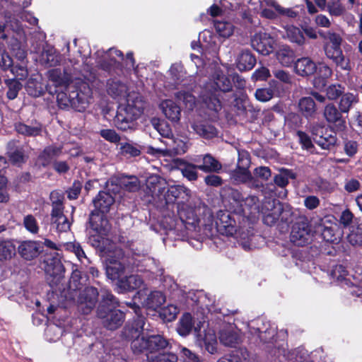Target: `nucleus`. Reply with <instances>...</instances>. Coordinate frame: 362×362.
Returning a JSON list of instances; mask_svg holds the SVG:
<instances>
[{
	"instance_id": "1",
	"label": "nucleus",
	"mask_w": 362,
	"mask_h": 362,
	"mask_svg": "<svg viewBox=\"0 0 362 362\" xmlns=\"http://www.w3.org/2000/svg\"><path fill=\"white\" fill-rule=\"evenodd\" d=\"M107 91L114 98H126L118 106L114 119L115 127L122 131L133 129L134 122L142 114L145 106L141 95L136 92L128 93L126 84L118 80L109 81Z\"/></svg>"
},
{
	"instance_id": "2",
	"label": "nucleus",
	"mask_w": 362,
	"mask_h": 362,
	"mask_svg": "<svg viewBox=\"0 0 362 362\" xmlns=\"http://www.w3.org/2000/svg\"><path fill=\"white\" fill-rule=\"evenodd\" d=\"M231 197L238 205H240V209L237 211L238 213L242 212L244 216L250 219H255L262 215L264 223L268 226L274 224L282 213L281 204L275 200L267 199L259 204L257 197L249 196L243 198L238 191L232 192Z\"/></svg>"
},
{
	"instance_id": "3",
	"label": "nucleus",
	"mask_w": 362,
	"mask_h": 362,
	"mask_svg": "<svg viewBox=\"0 0 362 362\" xmlns=\"http://www.w3.org/2000/svg\"><path fill=\"white\" fill-rule=\"evenodd\" d=\"M57 101L60 107H71L78 112L83 111L90 102L91 89L85 82H71L57 90Z\"/></svg>"
},
{
	"instance_id": "4",
	"label": "nucleus",
	"mask_w": 362,
	"mask_h": 362,
	"mask_svg": "<svg viewBox=\"0 0 362 362\" xmlns=\"http://www.w3.org/2000/svg\"><path fill=\"white\" fill-rule=\"evenodd\" d=\"M115 202L111 194L105 192H99L93 200L95 209L90 215V229L89 233L93 236L97 235V241L105 235L108 230V222L105 216Z\"/></svg>"
},
{
	"instance_id": "5",
	"label": "nucleus",
	"mask_w": 362,
	"mask_h": 362,
	"mask_svg": "<svg viewBox=\"0 0 362 362\" xmlns=\"http://www.w3.org/2000/svg\"><path fill=\"white\" fill-rule=\"evenodd\" d=\"M231 83L230 80L220 71H216L213 81H210L205 86L202 95V99L206 107L215 112L221 109V103L218 98L216 91L220 90L226 92L230 90Z\"/></svg>"
},
{
	"instance_id": "6",
	"label": "nucleus",
	"mask_w": 362,
	"mask_h": 362,
	"mask_svg": "<svg viewBox=\"0 0 362 362\" xmlns=\"http://www.w3.org/2000/svg\"><path fill=\"white\" fill-rule=\"evenodd\" d=\"M259 6L254 8L260 12L261 16L274 19L278 16H285L289 18H294L297 13L290 8L281 7L275 0H258Z\"/></svg>"
},
{
	"instance_id": "7",
	"label": "nucleus",
	"mask_w": 362,
	"mask_h": 362,
	"mask_svg": "<svg viewBox=\"0 0 362 362\" xmlns=\"http://www.w3.org/2000/svg\"><path fill=\"white\" fill-rule=\"evenodd\" d=\"M144 296L143 291H139L134 296L135 302L128 303V305L134 309L136 315H139L138 312L139 310V307L136 305L137 298L143 306L153 310L159 308L165 300V297L160 291H152L146 297Z\"/></svg>"
},
{
	"instance_id": "8",
	"label": "nucleus",
	"mask_w": 362,
	"mask_h": 362,
	"mask_svg": "<svg viewBox=\"0 0 362 362\" xmlns=\"http://www.w3.org/2000/svg\"><path fill=\"white\" fill-rule=\"evenodd\" d=\"M123 257L121 250H116L115 252H110L106 257V274L112 280L119 279L124 273V265L120 260Z\"/></svg>"
},
{
	"instance_id": "9",
	"label": "nucleus",
	"mask_w": 362,
	"mask_h": 362,
	"mask_svg": "<svg viewBox=\"0 0 362 362\" xmlns=\"http://www.w3.org/2000/svg\"><path fill=\"white\" fill-rule=\"evenodd\" d=\"M98 315L102 319L104 326L109 329L118 328L124 320V314L122 311L106 308L103 305L98 308Z\"/></svg>"
},
{
	"instance_id": "10",
	"label": "nucleus",
	"mask_w": 362,
	"mask_h": 362,
	"mask_svg": "<svg viewBox=\"0 0 362 362\" xmlns=\"http://www.w3.org/2000/svg\"><path fill=\"white\" fill-rule=\"evenodd\" d=\"M252 47L262 55H269L274 49L275 40L266 33H256L252 39Z\"/></svg>"
},
{
	"instance_id": "11",
	"label": "nucleus",
	"mask_w": 362,
	"mask_h": 362,
	"mask_svg": "<svg viewBox=\"0 0 362 362\" xmlns=\"http://www.w3.org/2000/svg\"><path fill=\"white\" fill-rule=\"evenodd\" d=\"M98 296V292L93 287H87L79 293L77 302L80 310L85 315L90 313L95 305Z\"/></svg>"
},
{
	"instance_id": "12",
	"label": "nucleus",
	"mask_w": 362,
	"mask_h": 362,
	"mask_svg": "<svg viewBox=\"0 0 362 362\" xmlns=\"http://www.w3.org/2000/svg\"><path fill=\"white\" fill-rule=\"evenodd\" d=\"M313 237L311 230L305 222L296 223L293 226L291 233V240L295 245L303 246L308 243Z\"/></svg>"
},
{
	"instance_id": "13",
	"label": "nucleus",
	"mask_w": 362,
	"mask_h": 362,
	"mask_svg": "<svg viewBox=\"0 0 362 362\" xmlns=\"http://www.w3.org/2000/svg\"><path fill=\"white\" fill-rule=\"evenodd\" d=\"M250 165L249 155L245 151L238 152V160L236 170L233 173L234 180L238 182H247L252 178L248 170Z\"/></svg>"
},
{
	"instance_id": "14",
	"label": "nucleus",
	"mask_w": 362,
	"mask_h": 362,
	"mask_svg": "<svg viewBox=\"0 0 362 362\" xmlns=\"http://www.w3.org/2000/svg\"><path fill=\"white\" fill-rule=\"evenodd\" d=\"M146 323L142 317H139L138 320L128 328L127 337L130 339H152L156 336L154 331L144 327Z\"/></svg>"
},
{
	"instance_id": "15",
	"label": "nucleus",
	"mask_w": 362,
	"mask_h": 362,
	"mask_svg": "<svg viewBox=\"0 0 362 362\" xmlns=\"http://www.w3.org/2000/svg\"><path fill=\"white\" fill-rule=\"evenodd\" d=\"M18 251L24 259L32 260L37 257L42 252V244L40 241H23L18 245Z\"/></svg>"
},
{
	"instance_id": "16",
	"label": "nucleus",
	"mask_w": 362,
	"mask_h": 362,
	"mask_svg": "<svg viewBox=\"0 0 362 362\" xmlns=\"http://www.w3.org/2000/svg\"><path fill=\"white\" fill-rule=\"evenodd\" d=\"M216 225L217 230L226 235H233L236 233L235 221L227 211H218Z\"/></svg>"
},
{
	"instance_id": "17",
	"label": "nucleus",
	"mask_w": 362,
	"mask_h": 362,
	"mask_svg": "<svg viewBox=\"0 0 362 362\" xmlns=\"http://www.w3.org/2000/svg\"><path fill=\"white\" fill-rule=\"evenodd\" d=\"M325 51L327 57L338 64L339 58V41L337 34L328 32L326 37Z\"/></svg>"
},
{
	"instance_id": "18",
	"label": "nucleus",
	"mask_w": 362,
	"mask_h": 362,
	"mask_svg": "<svg viewBox=\"0 0 362 362\" xmlns=\"http://www.w3.org/2000/svg\"><path fill=\"white\" fill-rule=\"evenodd\" d=\"M165 144L167 146H169L172 148L161 150L149 148L148 152L152 154L159 153H162L163 155H165L172 151L175 154H183L187 151L188 148L187 142L178 138L170 139L168 141H166Z\"/></svg>"
},
{
	"instance_id": "19",
	"label": "nucleus",
	"mask_w": 362,
	"mask_h": 362,
	"mask_svg": "<svg viewBox=\"0 0 362 362\" xmlns=\"http://www.w3.org/2000/svg\"><path fill=\"white\" fill-rule=\"evenodd\" d=\"M160 108L165 116L172 122H178L181 116L180 107L172 100H163Z\"/></svg>"
},
{
	"instance_id": "20",
	"label": "nucleus",
	"mask_w": 362,
	"mask_h": 362,
	"mask_svg": "<svg viewBox=\"0 0 362 362\" xmlns=\"http://www.w3.org/2000/svg\"><path fill=\"white\" fill-rule=\"evenodd\" d=\"M317 70V65L308 57L301 58L297 60L295 64V71L300 76H309Z\"/></svg>"
},
{
	"instance_id": "21",
	"label": "nucleus",
	"mask_w": 362,
	"mask_h": 362,
	"mask_svg": "<svg viewBox=\"0 0 362 362\" xmlns=\"http://www.w3.org/2000/svg\"><path fill=\"white\" fill-rule=\"evenodd\" d=\"M44 269L47 274L56 278L57 281L61 279L64 273V267L57 258L45 260Z\"/></svg>"
},
{
	"instance_id": "22",
	"label": "nucleus",
	"mask_w": 362,
	"mask_h": 362,
	"mask_svg": "<svg viewBox=\"0 0 362 362\" xmlns=\"http://www.w3.org/2000/svg\"><path fill=\"white\" fill-rule=\"evenodd\" d=\"M143 280L139 275H130L124 279L117 281V286L120 292L127 291L140 288Z\"/></svg>"
},
{
	"instance_id": "23",
	"label": "nucleus",
	"mask_w": 362,
	"mask_h": 362,
	"mask_svg": "<svg viewBox=\"0 0 362 362\" xmlns=\"http://www.w3.org/2000/svg\"><path fill=\"white\" fill-rule=\"evenodd\" d=\"M278 62L284 66H289L295 60V54L287 45H281L275 53Z\"/></svg>"
},
{
	"instance_id": "24",
	"label": "nucleus",
	"mask_w": 362,
	"mask_h": 362,
	"mask_svg": "<svg viewBox=\"0 0 362 362\" xmlns=\"http://www.w3.org/2000/svg\"><path fill=\"white\" fill-rule=\"evenodd\" d=\"M40 63L47 66H55L61 61V55L52 47L44 49L40 59Z\"/></svg>"
},
{
	"instance_id": "25",
	"label": "nucleus",
	"mask_w": 362,
	"mask_h": 362,
	"mask_svg": "<svg viewBox=\"0 0 362 362\" xmlns=\"http://www.w3.org/2000/svg\"><path fill=\"white\" fill-rule=\"evenodd\" d=\"M343 234L346 235V240L351 245H362V230L358 224H352L343 230Z\"/></svg>"
},
{
	"instance_id": "26",
	"label": "nucleus",
	"mask_w": 362,
	"mask_h": 362,
	"mask_svg": "<svg viewBox=\"0 0 362 362\" xmlns=\"http://www.w3.org/2000/svg\"><path fill=\"white\" fill-rule=\"evenodd\" d=\"M255 63V57L249 51L241 52L236 59L237 68L241 71L250 70Z\"/></svg>"
},
{
	"instance_id": "27",
	"label": "nucleus",
	"mask_w": 362,
	"mask_h": 362,
	"mask_svg": "<svg viewBox=\"0 0 362 362\" xmlns=\"http://www.w3.org/2000/svg\"><path fill=\"white\" fill-rule=\"evenodd\" d=\"M316 71L317 76L314 78L313 85L316 88L322 89L326 85V78L332 75V70L327 66L319 64Z\"/></svg>"
},
{
	"instance_id": "28",
	"label": "nucleus",
	"mask_w": 362,
	"mask_h": 362,
	"mask_svg": "<svg viewBox=\"0 0 362 362\" xmlns=\"http://www.w3.org/2000/svg\"><path fill=\"white\" fill-rule=\"evenodd\" d=\"M52 221L59 232H66L70 228L71 223L64 215L63 210L56 209L52 211Z\"/></svg>"
},
{
	"instance_id": "29",
	"label": "nucleus",
	"mask_w": 362,
	"mask_h": 362,
	"mask_svg": "<svg viewBox=\"0 0 362 362\" xmlns=\"http://www.w3.org/2000/svg\"><path fill=\"white\" fill-rule=\"evenodd\" d=\"M62 153V148L55 146H47L38 158L39 162L43 165H49L54 158Z\"/></svg>"
},
{
	"instance_id": "30",
	"label": "nucleus",
	"mask_w": 362,
	"mask_h": 362,
	"mask_svg": "<svg viewBox=\"0 0 362 362\" xmlns=\"http://www.w3.org/2000/svg\"><path fill=\"white\" fill-rule=\"evenodd\" d=\"M82 288V284L81 283L80 272L75 270L73 272L69 285V293L68 296H65L67 300H75L76 296L78 293Z\"/></svg>"
},
{
	"instance_id": "31",
	"label": "nucleus",
	"mask_w": 362,
	"mask_h": 362,
	"mask_svg": "<svg viewBox=\"0 0 362 362\" xmlns=\"http://www.w3.org/2000/svg\"><path fill=\"white\" fill-rule=\"evenodd\" d=\"M177 208L178 215L183 223L193 226L198 222L199 218L194 209L185 205H178Z\"/></svg>"
},
{
	"instance_id": "32",
	"label": "nucleus",
	"mask_w": 362,
	"mask_h": 362,
	"mask_svg": "<svg viewBox=\"0 0 362 362\" xmlns=\"http://www.w3.org/2000/svg\"><path fill=\"white\" fill-rule=\"evenodd\" d=\"M299 111L305 117H311L316 112V105L311 97L302 98L298 103Z\"/></svg>"
},
{
	"instance_id": "33",
	"label": "nucleus",
	"mask_w": 362,
	"mask_h": 362,
	"mask_svg": "<svg viewBox=\"0 0 362 362\" xmlns=\"http://www.w3.org/2000/svg\"><path fill=\"white\" fill-rule=\"evenodd\" d=\"M203 163L197 165L198 169L205 172H218L221 168V164L209 154H206L202 158Z\"/></svg>"
},
{
	"instance_id": "34",
	"label": "nucleus",
	"mask_w": 362,
	"mask_h": 362,
	"mask_svg": "<svg viewBox=\"0 0 362 362\" xmlns=\"http://www.w3.org/2000/svg\"><path fill=\"white\" fill-rule=\"evenodd\" d=\"M193 327L192 317L189 313L184 314L177 327V332L182 337H187Z\"/></svg>"
},
{
	"instance_id": "35",
	"label": "nucleus",
	"mask_w": 362,
	"mask_h": 362,
	"mask_svg": "<svg viewBox=\"0 0 362 362\" xmlns=\"http://www.w3.org/2000/svg\"><path fill=\"white\" fill-rule=\"evenodd\" d=\"M192 127L197 134L206 139H211L217 134L216 128L209 124L194 123Z\"/></svg>"
},
{
	"instance_id": "36",
	"label": "nucleus",
	"mask_w": 362,
	"mask_h": 362,
	"mask_svg": "<svg viewBox=\"0 0 362 362\" xmlns=\"http://www.w3.org/2000/svg\"><path fill=\"white\" fill-rule=\"evenodd\" d=\"M189 195V190L181 185H173L170 186L167 192V202H173L176 199L182 197L185 199V197Z\"/></svg>"
},
{
	"instance_id": "37",
	"label": "nucleus",
	"mask_w": 362,
	"mask_h": 362,
	"mask_svg": "<svg viewBox=\"0 0 362 362\" xmlns=\"http://www.w3.org/2000/svg\"><path fill=\"white\" fill-rule=\"evenodd\" d=\"M49 80L59 89L71 84L67 75L62 74L59 69H52L49 71Z\"/></svg>"
},
{
	"instance_id": "38",
	"label": "nucleus",
	"mask_w": 362,
	"mask_h": 362,
	"mask_svg": "<svg viewBox=\"0 0 362 362\" xmlns=\"http://www.w3.org/2000/svg\"><path fill=\"white\" fill-rule=\"evenodd\" d=\"M177 168L180 170L183 176L189 180H195L197 179V165L180 160L177 161Z\"/></svg>"
},
{
	"instance_id": "39",
	"label": "nucleus",
	"mask_w": 362,
	"mask_h": 362,
	"mask_svg": "<svg viewBox=\"0 0 362 362\" xmlns=\"http://www.w3.org/2000/svg\"><path fill=\"white\" fill-rule=\"evenodd\" d=\"M214 27L218 35L225 38L230 37L235 30L234 25L228 21H216Z\"/></svg>"
},
{
	"instance_id": "40",
	"label": "nucleus",
	"mask_w": 362,
	"mask_h": 362,
	"mask_svg": "<svg viewBox=\"0 0 362 362\" xmlns=\"http://www.w3.org/2000/svg\"><path fill=\"white\" fill-rule=\"evenodd\" d=\"M148 362H177L176 355L170 353L156 354L150 351L146 354Z\"/></svg>"
},
{
	"instance_id": "41",
	"label": "nucleus",
	"mask_w": 362,
	"mask_h": 362,
	"mask_svg": "<svg viewBox=\"0 0 362 362\" xmlns=\"http://www.w3.org/2000/svg\"><path fill=\"white\" fill-rule=\"evenodd\" d=\"M286 36L289 41L298 45L304 42V37L300 30L293 25H288L285 28Z\"/></svg>"
},
{
	"instance_id": "42",
	"label": "nucleus",
	"mask_w": 362,
	"mask_h": 362,
	"mask_svg": "<svg viewBox=\"0 0 362 362\" xmlns=\"http://www.w3.org/2000/svg\"><path fill=\"white\" fill-rule=\"evenodd\" d=\"M15 254V245L10 240L0 241V259H11Z\"/></svg>"
},
{
	"instance_id": "43",
	"label": "nucleus",
	"mask_w": 362,
	"mask_h": 362,
	"mask_svg": "<svg viewBox=\"0 0 362 362\" xmlns=\"http://www.w3.org/2000/svg\"><path fill=\"white\" fill-rule=\"evenodd\" d=\"M175 96L177 100L183 103L187 110H193L196 105V99L192 93L188 91L181 90L179 91Z\"/></svg>"
},
{
	"instance_id": "44",
	"label": "nucleus",
	"mask_w": 362,
	"mask_h": 362,
	"mask_svg": "<svg viewBox=\"0 0 362 362\" xmlns=\"http://www.w3.org/2000/svg\"><path fill=\"white\" fill-rule=\"evenodd\" d=\"M178 313L179 310L175 305H168L160 310L159 315L164 321L171 322L176 318Z\"/></svg>"
},
{
	"instance_id": "45",
	"label": "nucleus",
	"mask_w": 362,
	"mask_h": 362,
	"mask_svg": "<svg viewBox=\"0 0 362 362\" xmlns=\"http://www.w3.org/2000/svg\"><path fill=\"white\" fill-rule=\"evenodd\" d=\"M275 83V81H272L269 88L257 89L255 93L256 99L260 102H267L270 100L274 95V91L272 88Z\"/></svg>"
},
{
	"instance_id": "46",
	"label": "nucleus",
	"mask_w": 362,
	"mask_h": 362,
	"mask_svg": "<svg viewBox=\"0 0 362 362\" xmlns=\"http://www.w3.org/2000/svg\"><path fill=\"white\" fill-rule=\"evenodd\" d=\"M295 176L292 172L288 170H281L280 173L274 177V182L281 187L288 185L290 179H294Z\"/></svg>"
},
{
	"instance_id": "47",
	"label": "nucleus",
	"mask_w": 362,
	"mask_h": 362,
	"mask_svg": "<svg viewBox=\"0 0 362 362\" xmlns=\"http://www.w3.org/2000/svg\"><path fill=\"white\" fill-rule=\"evenodd\" d=\"M66 249L73 252L78 260L81 262V263L86 264V263H89V260L86 257L84 251L81 248V245L78 243H70L66 245Z\"/></svg>"
},
{
	"instance_id": "48",
	"label": "nucleus",
	"mask_w": 362,
	"mask_h": 362,
	"mask_svg": "<svg viewBox=\"0 0 362 362\" xmlns=\"http://www.w3.org/2000/svg\"><path fill=\"white\" fill-rule=\"evenodd\" d=\"M120 152L122 155L130 157L138 156L141 153L140 148L130 143H122L120 144Z\"/></svg>"
},
{
	"instance_id": "49",
	"label": "nucleus",
	"mask_w": 362,
	"mask_h": 362,
	"mask_svg": "<svg viewBox=\"0 0 362 362\" xmlns=\"http://www.w3.org/2000/svg\"><path fill=\"white\" fill-rule=\"evenodd\" d=\"M158 346L157 341H132V349L136 354L142 352L144 349H148L150 347Z\"/></svg>"
},
{
	"instance_id": "50",
	"label": "nucleus",
	"mask_w": 362,
	"mask_h": 362,
	"mask_svg": "<svg viewBox=\"0 0 362 362\" xmlns=\"http://www.w3.org/2000/svg\"><path fill=\"white\" fill-rule=\"evenodd\" d=\"M16 131L26 136H36L40 132V128L37 127H29L26 124L19 123L16 126Z\"/></svg>"
},
{
	"instance_id": "51",
	"label": "nucleus",
	"mask_w": 362,
	"mask_h": 362,
	"mask_svg": "<svg viewBox=\"0 0 362 362\" xmlns=\"http://www.w3.org/2000/svg\"><path fill=\"white\" fill-rule=\"evenodd\" d=\"M324 115L329 122H336L339 119V111L337 107L332 104L326 106Z\"/></svg>"
},
{
	"instance_id": "52",
	"label": "nucleus",
	"mask_w": 362,
	"mask_h": 362,
	"mask_svg": "<svg viewBox=\"0 0 362 362\" xmlns=\"http://www.w3.org/2000/svg\"><path fill=\"white\" fill-rule=\"evenodd\" d=\"M10 160L16 165L21 164L25 161V156L21 148H18L14 151L10 150L8 152Z\"/></svg>"
},
{
	"instance_id": "53",
	"label": "nucleus",
	"mask_w": 362,
	"mask_h": 362,
	"mask_svg": "<svg viewBox=\"0 0 362 362\" xmlns=\"http://www.w3.org/2000/svg\"><path fill=\"white\" fill-rule=\"evenodd\" d=\"M248 356L247 351L244 349L235 350L228 356L230 362H246L248 359Z\"/></svg>"
},
{
	"instance_id": "54",
	"label": "nucleus",
	"mask_w": 362,
	"mask_h": 362,
	"mask_svg": "<svg viewBox=\"0 0 362 362\" xmlns=\"http://www.w3.org/2000/svg\"><path fill=\"white\" fill-rule=\"evenodd\" d=\"M122 186L129 192H136L140 187V182L137 177H130L122 181Z\"/></svg>"
},
{
	"instance_id": "55",
	"label": "nucleus",
	"mask_w": 362,
	"mask_h": 362,
	"mask_svg": "<svg viewBox=\"0 0 362 362\" xmlns=\"http://www.w3.org/2000/svg\"><path fill=\"white\" fill-rule=\"evenodd\" d=\"M23 224L26 230L31 233L36 234L39 230L37 222L35 218L32 215L25 216Z\"/></svg>"
},
{
	"instance_id": "56",
	"label": "nucleus",
	"mask_w": 362,
	"mask_h": 362,
	"mask_svg": "<svg viewBox=\"0 0 362 362\" xmlns=\"http://www.w3.org/2000/svg\"><path fill=\"white\" fill-rule=\"evenodd\" d=\"M63 195L57 191H53L50 194V199L52 203V211L56 209L59 211L63 210Z\"/></svg>"
},
{
	"instance_id": "57",
	"label": "nucleus",
	"mask_w": 362,
	"mask_h": 362,
	"mask_svg": "<svg viewBox=\"0 0 362 362\" xmlns=\"http://www.w3.org/2000/svg\"><path fill=\"white\" fill-rule=\"evenodd\" d=\"M355 97L351 93L341 94V112H346L354 101Z\"/></svg>"
},
{
	"instance_id": "58",
	"label": "nucleus",
	"mask_w": 362,
	"mask_h": 362,
	"mask_svg": "<svg viewBox=\"0 0 362 362\" xmlns=\"http://www.w3.org/2000/svg\"><path fill=\"white\" fill-rule=\"evenodd\" d=\"M353 214L349 210H345L341 215V224L344 225V229L346 230L348 227L352 224H358L356 221L353 219Z\"/></svg>"
},
{
	"instance_id": "59",
	"label": "nucleus",
	"mask_w": 362,
	"mask_h": 362,
	"mask_svg": "<svg viewBox=\"0 0 362 362\" xmlns=\"http://www.w3.org/2000/svg\"><path fill=\"white\" fill-rule=\"evenodd\" d=\"M100 135L105 140L112 143H117L120 140L119 136L113 129H103L100 131Z\"/></svg>"
},
{
	"instance_id": "60",
	"label": "nucleus",
	"mask_w": 362,
	"mask_h": 362,
	"mask_svg": "<svg viewBox=\"0 0 362 362\" xmlns=\"http://www.w3.org/2000/svg\"><path fill=\"white\" fill-rule=\"evenodd\" d=\"M199 346H204L205 349L210 354H214L218 351V341H200Z\"/></svg>"
},
{
	"instance_id": "61",
	"label": "nucleus",
	"mask_w": 362,
	"mask_h": 362,
	"mask_svg": "<svg viewBox=\"0 0 362 362\" xmlns=\"http://www.w3.org/2000/svg\"><path fill=\"white\" fill-rule=\"evenodd\" d=\"M273 74L277 79H279V81H281L285 83H291V79H292L291 76L289 74V73H288L287 71H286L284 70H281V69L274 70L273 71Z\"/></svg>"
},
{
	"instance_id": "62",
	"label": "nucleus",
	"mask_w": 362,
	"mask_h": 362,
	"mask_svg": "<svg viewBox=\"0 0 362 362\" xmlns=\"http://www.w3.org/2000/svg\"><path fill=\"white\" fill-rule=\"evenodd\" d=\"M255 175L263 180H267L271 176L270 169L267 167H259L255 170Z\"/></svg>"
},
{
	"instance_id": "63",
	"label": "nucleus",
	"mask_w": 362,
	"mask_h": 362,
	"mask_svg": "<svg viewBox=\"0 0 362 362\" xmlns=\"http://www.w3.org/2000/svg\"><path fill=\"white\" fill-rule=\"evenodd\" d=\"M344 151L349 156H353L358 150V144L354 141H347L344 143Z\"/></svg>"
},
{
	"instance_id": "64",
	"label": "nucleus",
	"mask_w": 362,
	"mask_h": 362,
	"mask_svg": "<svg viewBox=\"0 0 362 362\" xmlns=\"http://www.w3.org/2000/svg\"><path fill=\"white\" fill-rule=\"evenodd\" d=\"M81 184L79 182H74L72 187L68 191V198L69 199H76L81 189Z\"/></svg>"
}]
</instances>
